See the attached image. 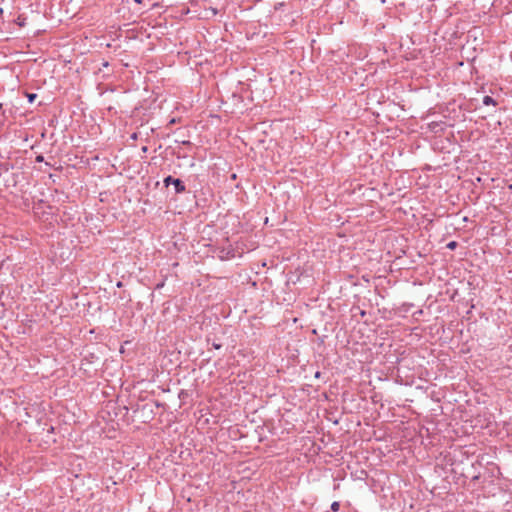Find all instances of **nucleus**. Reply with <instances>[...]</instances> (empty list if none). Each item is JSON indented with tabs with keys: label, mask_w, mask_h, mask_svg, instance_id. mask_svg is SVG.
Instances as JSON below:
<instances>
[{
	"label": "nucleus",
	"mask_w": 512,
	"mask_h": 512,
	"mask_svg": "<svg viewBox=\"0 0 512 512\" xmlns=\"http://www.w3.org/2000/svg\"><path fill=\"white\" fill-rule=\"evenodd\" d=\"M44 161V157L42 155H38L36 157V162H43Z\"/></svg>",
	"instance_id": "nucleus-5"
},
{
	"label": "nucleus",
	"mask_w": 512,
	"mask_h": 512,
	"mask_svg": "<svg viewBox=\"0 0 512 512\" xmlns=\"http://www.w3.org/2000/svg\"><path fill=\"white\" fill-rule=\"evenodd\" d=\"M164 184L166 187H168L170 184H172V186H174L175 192L177 194L183 193L185 191V185L183 184V182L180 179L173 178L172 176H167L164 179Z\"/></svg>",
	"instance_id": "nucleus-1"
},
{
	"label": "nucleus",
	"mask_w": 512,
	"mask_h": 512,
	"mask_svg": "<svg viewBox=\"0 0 512 512\" xmlns=\"http://www.w3.org/2000/svg\"><path fill=\"white\" fill-rule=\"evenodd\" d=\"M456 246H457V242H455V241H451V242H449V243L447 244V248H448V249H450V250L455 249V248H456Z\"/></svg>",
	"instance_id": "nucleus-4"
},
{
	"label": "nucleus",
	"mask_w": 512,
	"mask_h": 512,
	"mask_svg": "<svg viewBox=\"0 0 512 512\" xmlns=\"http://www.w3.org/2000/svg\"><path fill=\"white\" fill-rule=\"evenodd\" d=\"M28 97H29V101L32 102L36 98V94H31Z\"/></svg>",
	"instance_id": "nucleus-6"
},
{
	"label": "nucleus",
	"mask_w": 512,
	"mask_h": 512,
	"mask_svg": "<svg viewBox=\"0 0 512 512\" xmlns=\"http://www.w3.org/2000/svg\"><path fill=\"white\" fill-rule=\"evenodd\" d=\"M339 508H340V504H339V502L335 501V502H333V503L331 504V509H332L334 512L338 511V510H339Z\"/></svg>",
	"instance_id": "nucleus-3"
},
{
	"label": "nucleus",
	"mask_w": 512,
	"mask_h": 512,
	"mask_svg": "<svg viewBox=\"0 0 512 512\" xmlns=\"http://www.w3.org/2000/svg\"><path fill=\"white\" fill-rule=\"evenodd\" d=\"M483 104L486 105V106H489V105L495 106L496 105V101L491 96H484Z\"/></svg>",
	"instance_id": "nucleus-2"
}]
</instances>
